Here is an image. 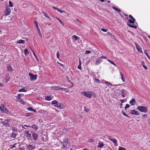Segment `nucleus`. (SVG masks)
<instances>
[{
	"label": "nucleus",
	"mask_w": 150,
	"mask_h": 150,
	"mask_svg": "<svg viewBox=\"0 0 150 150\" xmlns=\"http://www.w3.org/2000/svg\"><path fill=\"white\" fill-rule=\"evenodd\" d=\"M136 102L135 100L134 99H132V100L129 102L130 104L131 105H134L136 104Z\"/></svg>",
	"instance_id": "15"
},
{
	"label": "nucleus",
	"mask_w": 150,
	"mask_h": 150,
	"mask_svg": "<svg viewBox=\"0 0 150 150\" xmlns=\"http://www.w3.org/2000/svg\"><path fill=\"white\" fill-rule=\"evenodd\" d=\"M9 6L10 7H12L13 6V5L11 1H9Z\"/></svg>",
	"instance_id": "40"
},
{
	"label": "nucleus",
	"mask_w": 150,
	"mask_h": 150,
	"mask_svg": "<svg viewBox=\"0 0 150 150\" xmlns=\"http://www.w3.org/2000/svg\"><path fill=\"white\" fill-rule=\"evenodd\" d=\"M6 79V82L7 83L9 80L10 79V77L9 76L8 74H6L5 77Z\"/></svg>",
	"instance_id": "20"
},
{
	"label": "nucleus",
	"mask_w": 150,
	"mask_h": 150,
	"mask_svg": "<svg viewBox=\"0 0 150 150\" xmlns=\"http://www.w3.org/2000/svg\"><path fill=\"white\" fill-rule=\"evenodd\" d=\"M7 68L8 71L11 72L12 71V68L10 65H8L7 66Z\"/></svg>",
	"instance_id": "18"
},
{
	"label": "nucleus",
	"mask_w": 150,
	"mask_h": 150,
	"mask_svg": "<svg viewBox=\"0 0 150 150\" xmlns=\"http://www.w3.org/2000/svg\"><path fill=\"white\" fill-rule=\"evenodd\" d=\"M118 150H126V149L124 148L119 146V147Z\"/></svg>",
	"instance_id": "44"
},
{
	"label": "nucleus",
	"mask_w": 150,
	"mask_h": 150,
	"mask_svg": "<svg viewBox=\"0 0 150 150\" xmlns=\"http://www.w3.org/2000/svg\"><path fill=\"white\" fill-rule=\"evenodd\" d=\"M56 18L59 21L60 23H61L63 25H64V23L60 19L57 18Z\"/></svg>",
	"instance_id": "42"
},
{
	"label": "nucleus",
	"mask_w": 150,
	"mask_h": 150,
	"mask_svg": "<svg viewBox=\"0 0 150 150\" xmlns=\"http://www.w3.org/2000/svg\"><path fill=\"white\" fill-rule=\"evenodd\" d=\"M64 144H66V145L68 144V139H66L63 140Z\"/></svg>",
	"instance_id": "32"
},
{
	"label": "nucleus",
	"mask_w": 150,
	"mask_h": 150,
	"mask_svg": "<svg viewBox=\"0 0 150 150\" xmlns=\"http://www.w3.org/2000/svg\"><path fill=\"white\" fill-rule=\"evenodd\" d=\"M32 136L33 140L36 141L38 139V134L35 132H32Z\"/></svg>",
	"instance_id": "6"
},
{
	"label": "nucleus",
	"mask_w": 150,
	"mask_h": 150,
	"mask_svg": "<svg viewBox=\"0 0 150 150\" xmlns=\"http://www.w3.org/2000/svg\"><path fill=\"white\" fill-rule=\"evenodd\" d=\"M108 61L109 62H110L111 64H113V65H116V64H115L114 63V62L113 61L110 60H109V59L108 60Z\"/></svg>",
	"instance_id": "46"
},
{
	"label": "nucleus",
	"mask_w": 150,
	"mask_h": 150,
	"mask_svg": "<svg viewBox=\"0 0 150 150\" xmlns=\"http://www.w3.org/2000/svg\"><path fill=\"white\" fill-rule=\"evenodd\" d=\"M0 110L2 113H4V112H6V110H7V109L6 107L4 105H1L0 107Z\"/></svg>",
	"instance_id": "9"
},
{
	"label": "nucleus",
	"mask_w": 150,
	"mask_h": 150,
	"mask_svg": "<svg viewBox=\"0 0 150 150\" xmlns=\"http://www.w3.org/2000/svg\"><path fill=\"white\" fill-rule=\"evenodd\" d=\"M57 107L60 109H62L64 108V106L62 103H58L57 105L56 106Z\"/></svg>",
	"instance_id": "12"
},
{
	"label": "nucleus",
	"mask_w": 150,
	"mask_h": 150,
	"mask_svg": "<svg viewBox=\"0 0 150 150\" xmlns=\"http://www.w3.org/2000/svg\"><path fill=\"white\" fill-rule=\"evenodd\" d=\"M120 75L121 76V79L122 80V81H123V82H125V77H124V75L122 73L120 72Z\"/></svg>",
	"instance_id": "29"
},
{
	"label": "nucleus",
	"mask_w": 150,
	"mask_h": 150,
	"mask_svg": "<svg viewBox=\"0 0 150 150\" xmlns=\"http://www.w3.org/2000/svg\"><path fill=\"white\" fill-rule=\"evenodd\" d=\"M57 58L59 59V57L60 56V55L59 53V52L57 51Z\"/></svg>",
	"instance_id": "59"
},
{
	"label": "nucleus",
	"mask_w": 150,
	"mask_h": 150,
	"mask_svg": "<svg viewBox=\"0 0 150 150\" xmlns=\"http://www.w3.org/2000/svg\"><path fill=\"white\" fill-rule=\"evenodd\" d=\"M33 54L34 56L35 57L36 59H37V60H38L37 57L36 55L35 54V53L34 52H33Z\"/></svg>",
	"instance_id": "56"
},
{
	"label": "nucleus",
	"mask_w": 150,
	"mask_h": 150,
	"mask_svg": "<svg viewBox=\"0 0 150 150\" xmlns=\"http://www.w3.org/2000/svg\"><path fill=\"white\" fill-rule=\"evenodd\" d=\"M52 103L53 105H55L54 106L55 107L57 105V104H58L57 102L55 100H54L52 101Z\"/></svg>",
	"instance_id": "24"
},
{
	"label": "nucleus",
	"mask_w": 150,
	"mask_h": 150,
	"mask_svg": "<svg viewBox=\"0 0 150 150\" xmlns=\"http://www.w3.org/2000/svg\"><path fill=\"white\" fill-rule=\"evenodd\" d=\"M120 101L121 102V103L120 104V105H122V103L125 102V100L124 99H121Z\"/></svg>",
	"instance_id": "50"
},
{
	"label": "nucleus",
	"mask_w": 150,
	"mask_h": 150,
	"mask_svg": "<svg viewBox=\"0 0 150 150\" xmlns=\"http://www.w3.org/2000/svg\"><path fill=\"white\" fill-rule=\"evenodd\" d=\"M112 8L114 10H115L116 11H117L118 12H120V9H119L113 6Z\"/></svg>",
	"instance_id": "30"
},
{
	"label": "nucleus",
	"mask_w": 150,
	"mask_h": 150,
	"mask_svg": "<svg viewBox=\"0 0 150 150\" xmlns=\"http://www.w3.org/2000/svg\"><path fill=\"white\" fill-rule=\"evenodd\" d=\"M91 53V52L89 50H86V51L85 52V53L86 54H90Z\"/></svg>",
	"instance_id": "52"
},
{
	"label": "nucleus",
	"mask_w": 150,
	"mask_h": 150,
	"mask_svg": "<svg viewBox=\"0 0 150 150\" xmlns=\"http://www.w3.org/2000/svg\"><path fill=\"white\" fill-rule=\"evenodd\" d=\"M34 23L36 27L37 26H38V23L36 21H34Z\"/></svg>",
	"instance_id": "57"
},
{
	"label": "nucleus",
	"mask_w": 150,
	"mask_h": 150,
	"mask_svg": "<svg viewBox=\"0 0 150 150\" xmlns=\"http://www.w3.org/2000/svg\"><path fill=\"white\" fill-rule=\"evenodd\" d=\"M19 92H26L27 91L25 90L24 88H23L22 89H19L18 91Z\"/></svg>",
	"instance_id": "37"
},
{
	"label": "nucleus",
	"mask_w": 150,
	"mask_h": 150,
	"mask_svg": "<svg viewBox=\"0 0 150 150\" xmlns=\"http://www.w3.org/2000/svg\"><path fill=\"white\" fill-rule=\"evenodd\" d=\"M11 129L12 130V131L14 132H17L18 133V131L16 128L13 127H12V128H11Z\"/></svg>",
	"instance_id": "19"
},
{
	"label": "nucleus",
	"mask_w": 150,
	"mask_h": 150,
	"mask_svg": "<svg viewBox=\"0 0 150 150\" xmlns=\"http://www.w3.org/2000/svg\"><path fill=\"white\" fill-rule=\"evenodd\" d=\"M93 92L90 91H84L81 93L83 94L86 97L91 98L92 94Z\"/></svg>",
	"instance_id": "3"
},
{
	"label": "nucleus",
	"mask_w": 150,
	"mask_h": 150,
	"mask_svg": "<svg viewBox=\"0 0 150 150\" xmlns=\"http://www.w3.org/2000/svg\"><path fill=\"white\" fill-rule=\"evenodd\" d=\"M94 80L96 82V83H100V81L99 80H98V79H97L96 78H95V79H94Z\"/></svg>",
	"instance_id": "49"
},
{
	"label": "nucleus",
	"mask_w": 150,
	"mask_h": 150,
	"mask_svg": "<svg viewBox=\"0 0 150 150\" xmlns=\"http://www.w3.org/2000/svg\"><path fill=\"white\" fill-rule=\"evenodd\" d=\"M111 141L113 142L115 144H116L117 143V140L115 139H112V140H111Z\"/></svg>",
	"instance_id": "38"
},
{
	"label": "nucleus",
	"mask_w": 150,
	"mask_h": 150,
	"mask_svg": "<svg viewBox=\"0 0 150 150\" xmlns=\"http://www.w3.org/2000/svg\"><path fill=\"white\" fill-rule=\"evenodd\" d=\"M58 11L60 13H65V12L62 10H60L59 9Z\"/></svg>",
	"instance_id": "53"
},
{
	"label": "nucleus",
	"mask_w": 150,
	"mask_h": 150,
	"mask_svg": "<svg viewBox=\"0 0 150 150\" xmlns=\"http://www.w3.org/2000/svg\"><path fill=\"white\" fill-rule=\"evenodd\" d=\"M35 145L29 144L27 146L26 149L28 150H34L35 149Z\"/></svg>",
	"instance_id": "7"
},
{
	"label": "nucleus",
	"mask_w": 150,
	"mask_h": 150,
	"mask_svg": "<svg viewBox=\"0 0 150 150\" xmlns=\"http://www.w3.org/2000/svg\"><path fill=\"white\" fill-rule=\"evenodd\" d=\"M30 127L32 128L35 131H37L38 129V127L36 126L35 124L32 125L31 126H30Z\"/></svg>",
	"instance_id": "16"
},
{
	"label": "nucleus",
	"mask_w": 150,
	"mask_h": 150,
	"mask_svg": "<svg viewBox=\"0 0 150 150\" xmlns=\"http://www.w3.org/2000/svg\"><path fill=\"white\" fill-rule=\"evenodd\" d=\"M27 109L29 111H32L34 112H36V111L35 109H34L32 107H29L27 108Z\"/></svg>",
	"instance_id": "17"
},
{
	"label": "nucleus",
	"mask_w": 150,
	"mask_h": 150,
	"mask_svg": "<svg viewBox=\"0 0 150 150\" xmlns=\"http://www.w3.org/2000/svg\"><path fill=\"white\" fill-rule=\"evenodd\" d=\"M63 147L61 148L62 149H64L66 147V146L65 145V144H63L62 145Z\"/></svg>",
	"instance_id": "54"
},
{
	"label": "nucleus",
	"mask_w": 150,
	"mask_h": 150,
	"mask_svg": "<svg viewBox=\"0 0 150 150\" xmlns=\"http://www.w3.org/2000/svg\"><path fill=\"white\" fill-rule=\"evenodd\" d=\"M42 12L45 17H47L49 19H50V18L49 17L47 14L46 12H44L43 11H42Z\"/></svg>",
	"instance_id": "26"
},
{
	"label": "nucleus",
	"mask_w": 150,
	"mask_h": 150,
	"mask_svg": "<svg viewBox=\"0 0 150 150\" xmlns=\"http://www.w3.org/2000/svg\"><path fill=\"white\" fill-rule=\"evenodd\" d=\"M130 107V105L128 104H127L125 107V109L126 110V109L129 108Z\"/></svg>",
	"instance_id": "48"
},
{
	"label": "nucleus",
	"mask_w": 150,
	"mask_h": 150,
	"mask_svg": "<svg viewBox=\"0 0 150 150\" xmlns=\"http://www.w3.org/2000/svg\"><path fill=\"white\" fill-rule=\"evenodd\" d=\"M127 25L129 27L131 28H137V27L136 26L134 25H132V24H130L128 23H127Z\"/></svg>",
	"instance_id": "22"
},
{
	"label": "nucleus",
	"mask_w": 150,
	"mask_h": 150,
	"mask_svg": "<svg viewBox=\"0 0 150 150\" xmlns=\"http://www.w3.org/2000/svg\"><path fill=\"white\" fill-rule=\"evenodd\" d=\"M98 144V147H99L100 148L103 147L104 146V144L102 142L100 143V142H99Z\"/></svg>",
	"instance_id": "25"
},
{
	"label": "nucleus",
	"mask_w": 150,
	"mask_h": 150,
	"mask_svg": "<svg viewBox=\"0 0 150 150\" xmlns=\"http://www.w3.org/2000/svg\"><path fill=\"white\" fill-rule=\"evenodd\" d=\"M122 114L125 116L129 118H130V117L128 116L125 112L123 111H122Z\"/></svg>",
	"instance_id": "39"
},
{
	"label": "nucleus",
	"mask_w": 150,
	"mask_h": 150,
	"mask_svg": "<svg viewBox=\"0 0 150 150\" xmlns=\"http://www.w3.org/2000/svg\"><path fill=\"white\" fill-rule=\"evenodd\" d=\"M25 54V56L29 54V52L28 51V50L27 49H25L24 50Z\"/></svg>",
	"instance_id": "31"
},
{
	"label": "nucleus",
	"mask_w": 150,
	"mask_h": 150,
	"mask_svg": "<svg viewBox=\"0 0 150 150\" xmlns=\"http://www.w3.org/2000/svg\"><path fill=\"white\" fill-rule=\"evenodd\" d=\"M11 9L9 8H7L5 9V15L8 16L9 15L11 12Z\"/></svg>",
	"instance_id": "11"
},
{
	"label": "nucleus",
	"mask_w": 150,
	"mask_h": 150,
	"mask_svg": "<svg viewBox=\"0 0 150 150\" xmlns=\"http://www.w3.org/2000/svg\"><path fill=\"white\" fill-rule=\"evenodd\" d=\"M129 18H130L131 19L134 20V21H135V19L131 15H129Z\"/></svg>",
	"instance_id": "47"
},
{
	"label": "nucleus",
	"mask_w": 150,
	"mask_h": 150,
	"mask_svg": "<svg viewBox=\"0 0 150 150\" xmlns=\"http://www.w3.org/2000/svg\"><path fill=\"white\" fill-rule=\"evenodd\" d=\"M135 45L136 47V48L138 51L139 52L142 53V51L141 50V48L140 47L139 45L137 43H135Z\"/></svg>",
	"instance_id": "10"
},
{
	"label": "nucleus",
	"mask_w": 150,
	"mask_h": 150,
	"mask_svg": "<svg viewBox=\"0 0 150 150\" xmlns=\"http://www.w3.org/2000/svg\"><path fill=\"white\" fill-rule=\"evenodd\" d=\"M137 110L140 112L146 113L148 111V108L144 106H138L137 108Z\"/></svg>",
	"instance_id": "1"
},
{
	"label": "nucleus",
	"mask_w": 150,
	"mask_h": 150,
	"mask_svg": "<svg viewBox=\"0 0 150 150\" xmlns=\"http://www.w3.org/2000/svg\"><path fill=\"white\" fill-rule=\"evenodd\" d=\"M77 68L78 69H80V70H81V65H80V64H79V65H78L77 67Z\"/></svg>",
	"instance_id": "61"
},
{
	"label": "nucleus",
	"mask_w": 150,
	"mask_h": 150,
	"mask_svg": "<svg viewBox=\"0 0 150 150\" xmlns=\"http://www.w3.org/2000/svg\"><path fill=\"white\" fill-rule=\"evenodd\" d=\"M1 123L3 124L6 127H10V120L9 119H5L4 121L1 122Z\"/></svg>",
	"instance_id": "2"
},
{
	"label": "nucleus",
	"mask_w": 150,
	"mask_h": 150,
	"mask_svg": "<svg viewBox=\"0 0 150 150\" xmlns=\"http://www.w3.org/2000/svg\"><path fill=\"white\" fill-rule=\"evenodd\" d=\"M130 113L132 115H139V112L134 110H132L131 111Z\"/></svg>",
	"instance_id": "13"
},
{
	"label": "nucleus",
	"mask_w": 150,
	"mask_h": 150,
	"mask_svg": "<svg viewBox=\"0 0 150 150\" xmlns=\"http://www.w3.org/2000/svg\"><path fill=\"white\" fill-rule=\"evenodd\" d=\"M51 89L52 90L54 91H58L61 90L62 91H64V90L65 89L64 88H62L59 86H52L51 87Z\"/></svg>",
	"instance_id": "4"
},
{
	"label": "nucleus",
	"mask_w": 150,
	"mask_h": 150,
	"mask_svg": "<svg viewBox=\"0 0 150 150\" xmlns=\"http://www.w3.org/2000/svg\"><path fill=\"white\" fill-rule=\"evenodd\" d=\"M25 41L24 40H21L18 41H17V43L18 44H23L24 43Z\"/></svg>",
	"instance_id": "21"
},
{
	"label": "nucleus",
	"mask_w": 150,
	"mask_h": 150,
	"mask_svg": "<svg viewBox=\"0 0 150 150\" xmlns=\"http://www.w3.org/2000/svg\"><path fill=\"white\" fill-rule=\"evenodd\" d=\"M101 30L102 31L104 32H106L107 31V30L106 29H104L103 28H102L101 29Z\"/></svg>",
	"instance_id": "58"
},
{
	"label": "nucleus",
	"mask_w": 150,
	"mask_h": 150,
	"mask_svg": "<svg viewBox=\"0 0 150 150\" xmlns=\"http://www.w3.org/2000/svg\"><path fill=\"white\" fill-rule=\"evenodd\" d=\"M142 65L143 67L144 68L145 70H147V67L145 66V62H144L143 61L142 63Z\"/></svg>",
	"instance_id": "27"
},
{
	"label": "nucleus",
	"mask_w": 150,
	"mask_h": 150,
	"mask_svg": "<svg viewBox=\"0 0 150 150\" xmlns=\"http://www.w3.org/2000/svg\"><path fill=\"white\" fill-rule=\"evenodd\" d=\"M52 8L55 10H57L58 11V9H59V8H56V7H55V6H53L52 7Z\"/></svg>",
	"instance_id": "60"
},
{
	"label": "nucleus",
	"mask_w": 150,
	"mask_h": 150,
	"mask_svg": "<svg viewBox=\"0 0 150 150\" xmlns=\"http://www.w3.org/2000/svg\"><path fill=\"white\" fill-rule=\"evenodd\" d=\"M17 144L16 143L14 145H11V146H12L11 147V148H14V147H16V145Z\"/></svg>",
	"instance_id": "62"
},
{
	"label": "nucleus",
	"mask_w": 150,
	"mask_h": 150,
	"mask_svg": "<svg viewBox=\"0 0 150 150\" xmlns=\"http://www.w3.org/2000/svg\"><path fill=\"white\" fill-rule=\"evenodd\" d=\"M104 83H105L108 86L112 85V84H111L110 83L106 81H104Z\"/></svg>",
	"instance_id": "36"
},
{
	"label": "nucleus",
	"mask_w": 150,
	"mask_h": 150,
	"mask_svg": "<svg viewBox=\"0 0 150 150\" xmlns=\"http://www.w3.org/2000/svg\"><path fill=\"white\" fill-rule=\"evenodd\" d=\"M134 21H134V20H132V19H129L128 20V22L130 23H134Z\"/></svg>",
	"instance_id": "35"
},
{
	"label": "nucleus",
	"mask_w": 150,
	"mask_h": 150,
	"mask_svg": "<svg viewBox=\"0 0 150 150\" xmlns=\"http://www.w3.org/2000/svg\"><path fill=\"white\" fill-rule=\"evenodd\" d=\"M29 75L30 77V80L31 81L35 80L37 79V75H34L32 73H29Z\"/></svg>",
	"instance_id": "8"
},
{
	"label": "nucleus",
	"mask_w": 150,
	"mask_h": 150,
	"mask_svg": "<svg viewBox=\"0 0 150 150\" xmlns=\"http://www.w3.org/2000/svg\"><path fill=\"white\" fill-rule=\"evenodd\" d=\"M84 110L85 111H86V112H88L90 110L88 108H87L86 107H84Z\"/></svg>",
	"instance_id": "45"
},
{
	"label": "nucleus",
	"mask_w": 150,
	"mask_h": 150,
	"mask_svg": "<svg viewBox=\"0 0 150 150\" xmlns=\"http://www.w3.org/2000/svg\"><path fill=\"white\" fill-rule=\"evenodd\" d=\"M94 141V139H90L88 140V142H89L91 143L93 142Z\"/></svg>",
	"instance_id": "51"
},
{
	"label": "nucleus",
	"mask_w": 150,
	"mask_h": 150,
	"mask_svg": "<svg viewBox=\"0 0 150 150\" xmlns=\"http://www.w3.org/2000/svg\"><path fill=\"white\" fill-rule=\"evenodd\" d=\"M36 27V29H37V31L38 32H39V31H40V28H39L38 26H37Z\"/></svg>",
	"instance_id": "64"
},
{
	"label": "nucleus",
	"mask_w": 150,
	"mask_h": 150,
	"mask_svg": "<svg viewBox=\"0 0 150 150\" xmlns=\"http://www.w3.org/2000/svg\"><path fill=\"white\" fill-rule=\"evenodd\" d=\"M144 53L146 55L147 57L148 58V59H150V57L149 56L148 54L147 53V51L146 50H145L144 51Z\"/></svg>",
	"instance_id": "34"
},
{
	"label": "nucleus",
	"mask_w": 150,
	"mask_h": 150,
	"mask_svg": "<svg viewBox=\"0 0 150 150\" xmlns=\"http://www.w3.org/2000/svg\"><path fill=\"white\" fill-rule=\"evenodd\" d=\"M18 134L17 133L13 132L10 134V137L13 138H15Z\"/></svg>",
	"instance_id": "14"
},
{
	"label": "nucleus",
	"mask_w": 150,
	"mask_h": 150,
	"mask_svg": "<svg viewBox=\"0 0 150 150\" xmlns=\"http://www.w3.org/2000/svg\"><path fill=\"white\" fill-rule=\"evenodd\" d=\"M102 61V60L100 59H97L96 61L95 64L96 65H98Z\"/></svg>",
	"instance_id": "23"
},
{
	"label": "nucleus",
	"mask_w": 150,
	"mask_h": 150,
	"mask_svg": "<svg viewBox=\"0 0 150 150\" xmlns=\"http://www.w3.org/2000/svg\"><path fill=\"white\" fill-rule=\"evenodd\" d=\"M8 18H9V21L11 22H13L14 21V20H13L12 18H11L10 17H9Z\"/></svg>",
	"instance_id": "55"
},
{
	"label": "nucleus",
	"mask_w": 150,
	"mask_h": 150,
	"mask_svg": "<svg viewBox=\"0 0 150 150\" xmlns=\"http://www.w3.org/2000/svg\"><path fill=\"white\" fill-rule=\"evenodd\" d=\"M29 131L26 130L24 132V135L26 137L29 139L31 138V134L29 133Z\"/></svg>",
	"instance_id": "5"
},
{
	"label": "nucleus",
	"mask_w": 150,
	"mask_h": 150,
	"mask_svg": "<svg viewBox=\"0 0 150 150\" xmlns=\"http://www.w3.org/2000/svg\"><path fill=\"white\" fill-rule=\"evenodd\" d=\"M33 114V113H28L26 114L25 116L26 117H29Z\"/></svg>",
	"instance_id": "43"
},
{
	"label": "nucleus",
	"mask_w": 150,
	"mask_h": 150,
	"mask_svg": "<svg viewBox=\"0 0 150 150\" xmlns=\"http://www.w3.org/2000/svg\"><path fill=\"white\" fill-rule=\"evenodd\" d=\"M46 100L48 101L50 100H51V97L50 96H47L45 97Z\"/></svg>",
	"instance_id": "28"
},
{
	"label": "nucleus",
	"mask_w": 150,
	"mask_h": 150,
	"mask_svg": "<svg viewBox=\"0 0 150 150\" xmlns=\"http://www.w3.org/2000/svg\"><path fill=\"white\" fill-rule=\"evenodd\" d=\"M38 33H39V34L40 37L41 38H42V36L41 34V32H40V31H39V32H38Z\"/></svg>",
	"instance_id": "63"
},
{
	"label": "nucleus",
	"mask_w": 150,
	"mask_h": 150,
	"mask_svg": "<svg viewBox=\"0 0 150 150\" xmlns=\"http://www.w3.org/2000/svg\"><path fill=\"white\" fill-rule=\"evenodd\" d=\"M19 102L23 104V105L25 104V102L21 98H19Z\"/></svg>",
	"instance_id": "33"
},
{
	"label": "nucleus",
	"mask_w": 150,
	"mask_h": 150,
	"mask_svg": "<svg viewBox=\"0 0 150 150\" xmlns=\"http://www.w3.org/2000/svg\"><path fill=\"white\" fill-rule=\"evenodd\" d=\"M73 37L76 40H77L79 39V38L76 35H74Z\"/></svg>",
	"instance_id": "41"
}]
</instances>
